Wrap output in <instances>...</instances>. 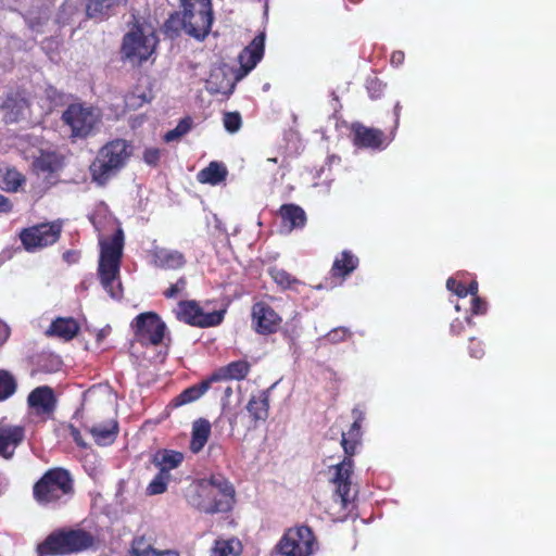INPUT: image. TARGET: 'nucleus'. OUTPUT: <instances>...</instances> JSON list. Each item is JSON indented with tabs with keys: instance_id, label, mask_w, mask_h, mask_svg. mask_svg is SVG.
Masks as SVG:
<instances>
[{
	"instance_id": "nucleus-1",
	"label": "nucleus",
	"mask_w": 556,
	"mask_h": 556,
	"mask_svg": "<svg viewBox=\"0 0 556 556\" xmlns=\"http://www.w3.org/2000/svg\"><path fill=\"white\" fill-rule=\"evenodd\" d=\"M233 497L232 484L219 473L195 481L187 494L189 504L206 514L229 511Z\"/></svg>"
},
{
	"instance_id": "nucleus-2",
	"label": "nucleus",
	"mask_w": 556,
	"mask_h": 556,
	"mask_svg": "<svg viewBox=\"0 0 556 556\" xmlns=\"http://www.w3.org/2000/svg\"><path fill=\"white\" fill-rule=\"evenodd\" d=\"M124 233L118 229L112 238L100 240L98 274L104 290L113 299H119L123 290L119 282V267L123 255Z\"/></svg>"
},
{
	"instance_id": "nucleus-3",
	"label": "nucleus",
	"mask_w": 556,
	"mask_h": 556,
	"mask_svg": "<svg viewBox=\"0 0 556 556\" xmlns=\"http://www.w3.org/2000/svg\"><path fill=\"white\" fill-rule=\"evenodd\" d=\"M132 154V146L125 139H114L104 144L90 165L92 180L104 186L127 164Z\"/></svg>"
},
{
	"instance_id": "nucleus-4",
	"label": "nucleus",
	"mask_w": 556,
	"mask_h": 556,
	"mask_svg": "<svg viewBox=\"0 0 556 556\" xmlns=\"http://www.w3.org/2000/svg\"><path fill=\"white\" fill-rule=\"evenodd\" d=\"M73 494V481L67 470H48L34 485V497L40 505L66 503Z\"/></svg>"
},
{
	"instance_id": "nucleus-5",
	"label": "nucleus",
	"mask_w": 556,
	"mask_h": 556,
	"mask_svg": "<svg viewBox=\"0 0 556 556\" xmlns=\"http://www.w3.org/2000/svg\"><path fill=\"white\" fill-rule=\"evenodd\" d=\"M180 3L182 29L195 39H204L213 23L211 0H180Z\"/></svg>"
},
{
	"instance_id": "nucleus-6",
	"label": "nucleus",
	"mask_w": 556,
	"mask_h": 556,
	"mask_svg": "<svg viewBox=\"0 0 556 556\" xmlns=\"http://www.w3.org/2000/svg\"><path fill=\"white\" fill-rule=\"evenodd\" d=\"M93 544V536L81 529L60 530L51 533L39 546L41 555L70 554L84 551Z\"/></svg>"
},
{
	"instance_id": "nucleus-7",
	"label": "nucleus",
	"mask_w": 556,
	"mask_h": 556,
	"mask_svg": "<svg viewBox=\"0 0 556 556\" xmlns=\"http://www.w3.org/2000/svg\"><path fill=\"white\" fill-rule=\"evenodd\" d=\"M100 119L98 110L81 103L70 104L62 114V121L70 128V137L73 140L91 136Z\"/></svg>"
},
{
	"instance_id": "nucleus-8",
	"label": "nucleus",
	"mask_w": 556,
	"mask_h": 556,
	"mask_svg": "<svg viewBox=\"0 0 556 556\" xmlns=\"http://www.w3.org/2000/svg\"><path fill=\"white\" fill-rule=\"evenodd\" d=\"M156 37L152 31L141 28L132 29L124 36L122 45L123 58L131 63H142L154 52Z\"/></svg>"
},
{
	"instance_id": "nucleus-9",
	"label": "nucleus",
	"mask_w": 556,
	"mask_h": 556,
	"mask_svg": "<svg viewBox=\"0 0 556 556\" xmlns=\"http://www.w3.org/2000/svg\"><path fill=\"white\" fill-rule=\"evenodd\" d=\"M277 548L286 556H311L316 548L315 536L305 526L290 529L281 538Z\"/></svg>"
},
{
	"instance_id": "nucleus-10",
	"label": "nucleus",
	"mask_w": 556,
	"mask_h": 556,
	"mask_svg": "<svg viewBox=\"0 0 556 556\" xmlns=\"http://www.w3.org/2000/svg\"><path fill=\"white\" fill-rule=\"evenodd\" d=\"M62 226L60 223H47L24 229L21 232V240L29 252L53 244L60 237Z\"/></svg>"
},
{
	"instance_id": "nucleus-11",
	"label": "nucleus",
	"mask_w": 556,
	"mask_h": 556,
	"mask_svg": "<svg viewBox=\"0 0 556 556\" xmlns=\"http://www.w3.org/2000/svg\"><path fill=\"white\" fill-rule=\"evenodd\" d=\"M176 317L192 326L213 327L223 321L224 312L204 313L195 301H181L175 309Z\"/></svg>"
},
{
	"instance_id": "nucleus-12",
	"label": "nucleus",
	"mask_w": 556,
	"mask_h": 556,
	"mask_svg": "<svg viewBox=\"0 0 556 556\" xmlns=\"http://www.w3.org/2000/svg\"><path fill=\"white\" fill-rule=\"evenodd\" d=\"M136 329V336L142 343L157 345L165 336V323L152 312L138 315L132 324Z\"/></svg>"
},
{
	"instance_id": "nucleus-13",
	"label": "nucleus",
	"mask_w": 556,
	"mask_h": 556,
	"mask_svg": "<svg viewBox=\"0 0 556 556\" xmlns=\"http://www.w3.org/2000/svg\"><path fill=\"white\" fill-rule=\"evenodd\" d=\"M352 456L346 455L341 463L333 466L334 471L331 482L336 485V494L340 497L345 507L352 501L351 496V476L353 473Z\"/></svg>"
},
{
	"instance_id": "nucleus-14",
	"label": "nucleus",
	"mask_w": 556,
	"mask_h": 556,
	"mask_svg": "<svg viewBox=\"0 0 556 556\" xmlns=\"http://www.w3.org/2000/svg\"><path fill=\"white\" fill-rule=\"evenodd\" d=\"M264 34L257 35L251 43L240 52L238 56L240 70L236 74V80H240L247 76L262 60L264 55Z\"/></svg>"
},
{
	"instance_id": "nucleus-15",
	"label": "nucleus",
	"mask_w": 556,
	"mask_h": 556,
	"mask_svg": "<svg viewBox=\"0 0 556 556\" xmlns=\"http://www.w3.org/2000/svg\"><path fill=\"white\" fill-rule=\"evenodd\" d=\"M238 80L232 77V73L226 66H216L211 70L210 76L205 81V89L211 94L230 96Z\"/></svg>"
},
{
	"instance_id": "nucleus-16",
	"label": "nucleus",
	"mask_w": 556,
	"mask_h": 556,
	"mask_svg": "<svg viewBox=\"0 0 556 556\" xmlns=\"http://www.w3.org/2000/svg\"><path fill=\"white\" fill-rule=\"evenodd\" d=\"M253 323L255 330L262 334L276 332L281 318L278 314L266 303L260 302L253 305L252 308Z\"/></svg>"
},
{
	"instance_id": "nucleus-17",
	"label": "nucleus",
	"mask_w": 556,
	"mask_h": 556,
	"mask_svg": "<svg viewBox=\"0 0 556 556\" xmlns=\"http://www.w3.org/2000/svg\"><path fill=\"white\" fill-rule=\"evenodd\" d=\"M0 109L4 112L7 123H15L25 116L28 103L18 91H9L0 96Z\"/></svg>"
},
{
	"instance_id": "nucleus-18",
	"label": "nucleus",
	"mask_w": 556,
	"mask_h": 556,
	"mask_svg": "<svg viewBox=\"0 0 556 556\" xmlns=\"http://www.w3.org/2000/svg\"><path fill=\"white\" fill-rule=\"evenodd\" d=\"M27 403L37 415H50L55 409L56 399L52 388L41 386L29 393Z\"/></svg>"
},
{
	"instance_id": "nucleus-19",
	"label": "nucleus",
	"mask_w": 556,
	"mask_h": 556,
	"mask_svg": "<svg viewBox=\"0 0 556 556\" xmlns=\"http://www.w3.org/2000/svg\"><path fill=\"white\" fill-rule=\"evenodd\" d=\"M127 0H88L86 13L89 18L104 21L126 7Z\"/></svg>"
},
{
	"instance_id": "nucleus-20",
	"label": "nucleus",
	"mask_w": 556,
	"mask_h": 556,
	"mask_svg": "<svg viewBox=\"0 0 556 556\" xmlns=\"http://www.w3.org/2000/svg\"><path fill=\"white\" fill-rule=\"evenodd\" d=\"M354 143L362 148L383 149L388 143H384V134L377 128L366 127L362 124H353Z\"/></svg>"
},
{
	"instance_id": "nucleus-21",
	"label": "nucleus",
	"mask_w": 556,
	"mask_h": 556,
	"mask_svg": "<svg viewBox=\"0 0 556 556\" xmlns=\"http://www.w3.org/2000/svg\"><path fill=\"white\" fill-rule=\"evenodd\" d=\"M24 439V428L20 426L0 427V456L11 458Z\"/></svg>"
},
{
	"instance_id": "nucleus-22",
	"label": "nucleus",
	"mask_w": 556,
	"mask_h": 556,
	"mask_svg": "<svg viewBox=\"0 0 556 556\" xmlns=\"http://www.w3.org/2000/svg\"><path fill=\"white\" fill-rule=\"evenodd\" d=\"M352 415L354 417V421L348 432L349 438H346V433L343 432L341 439V445L344 453L349 456H353L356 452L357 444L362 437V422L365 419V413L356 407L352 410Z\"/></svg>"
},
{
	"instance_id": "nucleus-23",
	"label": "nucleus",
	"mask_w": 556,
	"mask_h": 556,
	"mask_svg": "<svg viewBox=\"0 0 556 556\" xmlns=\"http://www.w3.org/2000/svg\"><path fill=\"white\" fill-rule=\"evenodd\" d=\"M152 260L155 266L164 269H177L186 263L182 253L165 248H154L152 250Z\"/></svg>"
},
{
	"instance_id": "nucleus-24",
	"label": "nucleus",
	"mask_w": 556,
	"mask_h": 556,
	"mask_svg": "<svg viewBox=\"0 0 556 556\" xmlns=\"http://www.w3.org/2000/svg\"><path fill=\"white\" fill-rule=\"evenodd\" d=\"M247 410L255 422L265 421L269 412L268 391H258L252 394L247 404Z\"/></svg>"
},
{
	"instance_id": "nucleus-25",
	"label": "nucleus",
	"mask_w": 556,
	"mask_h": 556,
	"mask_svg": "<svg viewBox=\"0 0 556 556\" xmlns=\"http://www.w3.org/2000/svg\"><path fill=\"white\" fill-rule=\"evenodd\" d=\"M211 422L205 418H199L192 422L190 450L198 454L203 450L211 435Z\"/></svg>"
},
{
	"instance_id": "nucleus-26",
	"label": "nucleus",
	"mask_w": 556,
	"mask_h": 556,
	"mask_svg": "<svg viewBox=\"0 0 556 556\" xmlns=\"http://www.w3.org/2000/svg\"><path fill=\"white\" fill-rule=\"evenodd\" d=\"M280 216L288 232L296 228H303L306 224L304 210L295 204H283L280 207Z\"/></svg>"
},
{
	"instance_id": "nucleus-27",
	"label": "nucleus",
	"mask_w": 556,
	"mask_h": 556,
	"mask_svg": "<svg viewBox=\"0 0 556 556\" xmlns=\"http://www.w3.org/2000/svg\"><path fill=\"white\" fill-rule=\"evenodd\" d=\"M94 442L100 446L111 445L118 433V425L115 420L94 425L89 429Z\"/></svg>"
},
{
	"instance_id": "nucleus-28",
	"label": "nucleus",
	"mask_w": 556,
	"mask_h": 556,
	"mask_svg": "<svg viewBox=\"0 0 556 556\" xmlns=\"http://www.w3.org/2000/svg\"><path fill=\"white\" fill-rule=\"evenodd\" d=\"M79 326L74 318L59 317L52 321L47 333L50 336H56L65 341H70L77 334Z\"/></svg>"
},
{
	"instance_id": "nucleus-29",
	"label": "nucleus",
	"mask_w": 556,
	"mask_h": 556,
	"mask_svg": "<svg viewBox=\"0 0 556 556\" xmlns=\"http://www.w3.org/2000/svg\"><path fill=\"white\" fill-rule=\"evenodd\" d=\"M250 371V364L245 361H236L227 366L219 368L212 377L211 380L217 381L222 379H244Z\"/></svg>"
},
{
	"instance_id": "nucleus-30",
	"label": "nucleus",
	"mask_w": 556,
	"mask_h": 556,
	"mask_svg": "<svg viewBox=\"0 0 556 556\" xmlns=\"http://www.w3.org/2000/svg\"><path fill=\"white\" fill-rule=\"evenodd\" d=\"M227 167L219 162H211L205 168L198 173V180L202 184L216 186L227 177Z\"/></svg>"
},
{
	"instance_id": "nucleus-31",
	"label": "nucleus",
	"mask_w": 556,
	"mask_h": 556,
	"mask_svg": "<svg viewBox=\"0 0 556 556\" xmlns=\"http://www.w3.org/2000/svg\"><path fill=\"white\" fill-rule=\"evenodd\" d=\"M182 460V453L173 450H161L153 456V464L165 473H169L172 469L177 468Z\"/></svg>"
},
{
	"instance_id": "nucleus-32",
	"label": "nucleus",
	"mask_w": 556,
	"mask_h": 556,
	"mask_svg": "<svg viewBox=\"0 0 556 556\" xmlns=\"http://www.w3.org/2000/svg\"><path fill=\"white\" fill-rule=\"evenodd\" d=\"M128 556H179L174 551H157L143 536L135 538Z\"/></svg>"
},
{
	"instance_id": "nucleus-33",
	"label": "nucleus",
	"mask_w": 556,
	"mask_h": 556,
	"mask_svg": "<svg viewBox=\"0 0 556 556\" xmlns=\"http://www.w3.org/2000/svg\"><path fill=\"white\" fill-rule=\"evenodd\" d=\"M34 166L41 173H54L61 168L62 159L54 151H40V154L34 161Z\"/></svg>"
},
{
	"instance_id": "nucleus-34",
	"label": "nucleus",
	"mask_w": 556,
	"mask_h": 556,
	"mask_svg": "<svg viewBox=\"0 0 556 556\" xmlns=\"http://www.w3.org/2000/svg\"><path fill=\"white\" fill-rule=\"evenodd\" d=\"M212 381L213 380L210 378L208 380H203L202 382L193 384L184 390L178 396L174 399L175 406H181L199 400L210 389Z\"/></svg>"
},
{
	"instance_id": "nucleus-35",
	"label": "nucleus",
	"mask_w": 556,
	"mask_h": 556,
	"mask_svg": "<svg viewBox=\"0 0 556 556\" xmlns=\"http://www.w3.org/2000/svg\"><path fill=\"white\" fill-rule=\"evenodd\" d=\"M25 182V177L13 167L0 168V188L15 192Z\"/></svg>"
},
{
	"instance_id": "nucleus-36",
	"label": "nucleus",
	"mask_w": 556,
	"mask_h": 556,
	"mask_svg": "<svg viewBox=\"0 0 556 556\" xmlns=\"http://www.w3.org/2000/svg\"><path fill=\"white\" fill-rule=\"evenodd\" d=\"M358 265V258L349 251H343L340 257H337L332 265L333 276L345 277L350 275Z\"/></svg>"
},
{
	"instance_id": "nucleus-37",
	"label": "nucleus",
	"mask_w": 556,
	"mask_h": 556,
	"mask_svg": "<svg viewBox=\"0 0 556 556\" xmlns=\"http://www.w3.org/2000/svg\"><path fill=\"white\" fill-rule=\"evenodd\" d=\"M241 551L242 545L238 539L216 540L211 556H237Z\"/></svg>"
},
{
	"instance_id": "nucleus-38",
	"label": "nucleus",
	"mask_w": 556,
	"mask_h": 556,
	"mask_svg": "<svg viewBox=\"0 0 556 556\" xmlns=\"http://www.w3.org/2000/svg\"><path fill=\"white\" fill-rule=\"evenodd\" d=\"M17 389L14 376L4 369H0V402L11 397Z\"/></svg>"
},
{
	"instance_id": "nucleus-39",
	"label": "nucleus",
	"mask_w": 556,
	"mask_h": 556,
	"mask_svg": "<svg viewBox=\"0 0 556 556\" xmlns=\"http://www.w3.org/2000/svg\"><path fill=\"white\" fill-rule=\"evenodd\" d=\"M269 275L274 281L283 289L292 288L293 285L299 283V280L295 277L291 276L282 268L271 267L269 268Z\"/></svg>"
},
{
	"instance_id": "nucleus-40",
	"label": "nucleus",
	"mask_w": 556,
	"mask_h": 556,
	"mask_svg": "<svg viewBox=\"0 0 556 556\" xmlns=\"http://www.w3.org/2000/svg\"><path fill=\"white\" fill-rule=\"evenodd\" d=\"M169 479L170 473H165V471L160 470L147 486V493L149 495H157L164 493L166 491Z\"/></svg>"
},
{
	"instance_id": "nucleus-41",
	"label": "nucleus",
	"mask_w": 556,
	"mask_h": 556,
	"mask_svg": "<svg viewBox=\"0 0 556 556\" xmlns=\"http://www.w3.org/2000/svg\"><path fill=\"white\" fill-rule=\"evenodd\" d=\"M191 125H192L191 118L187 117V118L181 119L174 129H172L165 134L164 140L166 142H172V141L179 139L180 137H182L184 135L189 132V130L191 129Z\"/></svg>"
},
{
	"instance_id": "nucleus-42",
	"label": "nucleus",
	"mask_w": 556,
	"mask_h": 556,
	"mask_svg": "<svg viewBox=\"0 0 556 556\" xmlns=\"http://www.w3.org/2000/svg\"><path fill=\"white\" fill-rule=\"evenodd\" d=\"M225 129L230 132H237L242 125L241 115L238 112H228L224 114L223 118Z\"/></svg>"
},
{
	"instance_id": "nucleus-43",
	"label": "nucleus",
	"mask_w": 556,
	"mask_h": 556,
	"mask_svg": "<svg viewBox=\"0 0 556 556\" xmlns=\"http://www.w3.org/2000/svg\"><path fill=\"white\" fill-rule=\"evenodd\" d=\"M148 102L150 99L144 92H131L125 97V104L129 110H137Z\"/></svg>"
},
{
	"instance_id": "nucleus-44",
	"label": "nucleus",
	"mask_w": 556,
	"mask_h": 556,
	"mask_svg": "<svg viewBox=\"0 0 556 556\" xmlns=\"http://www.w3.org/2000/svg\"><path fill=\"white\" fill-rule=\"evenodd\" d=\"M366 89L371 99H378L383 92L384 85L377 77H368L366 80Z\"/></svg>"
},
{
	"instance_id": "nucleus-45",
	"label": "nucleus",
	"mask_w": 556,
	"mask_h": 556,
	"mask_svg": "<svg viewBox=\"0 0 556 556\" xmlns=\"http://www.w3.org/2000/svg\"><path fill=\"white\" fill-rule=\"evenodd\" d=\"M350 336L349 329L344 327L334 328L327 334V340L331 343H339L344 341Z\"/></svg>"
},
{
	"instance_id": "nucleus-46",
	"label": "nucleus",
	"mask_w": 556,
	"mask_h": 556,
	"mask_svg": "<svg viewBox=\"0 0 556 556\" xmlns=\"http://www.w3.org/2000/svg\"><path fill=\"white\" fill-rule=\"evenodd\" d=\"M187 282L184 277L179 278L176 283L172 285L165 292L166 298H175L186 289Z\"/></svg>"
},
{
	"instance_id": "nucleus-47",
	"label": "nucleus",
	"mask_w": 556,
	"mask_h": 556,
	"mask_svg": "<svg viewBox=\"0 0 556 556\" xmlns=\"http://www.w3.org/2000/svg\"><path fill=\"white\" fill-rule=\"evenodd\" d=\"M166 31H173L175 34L178 33V30L181 27V15L179 13L170 15V17L165 23Z\"/></svg>"
},
{
	"instance_id": "nucleus-48",
	"label": "nucleus",
	"mask_w": 556,
	"mask_h": 556,
	"mask_svg": "<svg viewBox=\"0 0 556 556\" xmlns=\"http://www.w3.org/2000/svg\"><path fill=\"white\" fill-rule=\"evenodd\" d=\"M469 354L473 358H481L484 354V350L482 346V343L480 341H477L475 338H471L469 341Z\"/></svg>"
},
{
	"instance_id": "nucleus-49",
	"label": "nucleus",
	"mask_w": 556,
	"mask_h": 556,
	"mask_svg": "<svg viewBox=\"0 0 556 556\" xmlns=\"http://www.w3.org/2000/svg\"><path fill=\"white\" fill-rule=\"evenodd\" d=\"M143 160L149 165H155L160 160V151L155 148H150L144 151Z\"/></svg>"
},
{
	"instance_id": "nucleus-50",
	"label": "nucleus",
	"mask_w": 556,
	"mask_h": 556,
	"mask_svg": "<svg viewBox=\"0 0 556 556\" xmlns=\"http://www.w3.org/2000/svg\"><path fill=\"white\" fill-rule=\"evenodd\" d=\"M472 313L476 315H482L486 312V302L479 296L472 299Z\"/></svg>"
},
{
	"instance_id": "nucleus-51",
	"label": "nucleus",
	"mask_w": 556,
	"mask_h": 556,
	"mask_svg": "<svg viewBox=\"0 0 556 556\" xmlns=\"http://www.w3.org/2000/svg\"><path fill=\"white\" fill-rule=\"evenodd\" d=\"M70 434H71L72 439L74 440V442H75L78 446H80V447H83V448H86V447H87V443L83 440V437H81V434H80V431H79L77 428H75V427L71 426V427H70Z\"/></svg>"
},
{
	"instance_id": "nucleus-52",
	"label": "nucleus",
	"mask_w": 556,
	"mask_h": 556,
	"mask_svg": "<svg viewBox=\"0 0 556 556\" xmlns=\"http://www.w3.org/2000/svg\"><path fill=\"white\" fill-rule=\"evenodd\" d=\"M63 260L68 264H75L79 260V253L74 250L66 251L63 254Z\"/></svg>"
},
{
	"instance_id": "nucleus-53",
	"label": "nucleus",
	"mask_w": 556,
	"mask_h": 556,
	"mask_svg": "<svg viewBox=\"0 0 556 556\" xmlns=\"http://www.w3.org/2000/svg\"><path fill=\"white\" fill-rule=\"evenodd\" d=\"M12 210L11 201L0 193V213H9Z\"/></svg>"
},
{
	"instance_id": "nucleus-54",
	"label": "nucleus",
	"mask_w": 556,
	"mask_h": 556,
	"mask_svg": "<svg viewBox=\"0 0 556 556\" xmlns=\"http://www.w3.org/2000/svg\"><path fill=\"white\" fill-rule=\"evenodd\" d=\"M10 336V328L7 324L0 320V346L8 340Z\"/></svg>"
},
{
	"instance_id": "nucleus-55",
	"label": "nucleus",
	"mask_w": 556,
	"mask_h": 556,
	"mask_svg": "<svg viewBox=\"0 0 556 556\" xmlns=\"http://www.w3.org/2000/svg\"><path fill=\"white\" fill-rule=\"evenodd\" d=\"M404 62V52L394 51L391 54V63L395 66H400Z\"/></svg>"
},
{
	"instance_id": "nucleus-56",
	"label": "nucleus",
	"mask_w": 556,
	"mask_h": 556,
	"mask_svg": "<svg viewBox=\"0 0 556 556\" xmlns=\"http://www.w3.org/2000/svg\"><path fill=\"white\" fill-rule=\"evenodd\" d=\"M455 294H457L459 298H465L468 295L467 288L462 282H458L455 289Z\"/></svg>"
},
{
	"instance_id": "nucleus-57",
	"label": "nucleus",
	"mask_w": 556,
	"mask_h": 556,
	"mask_svg": "<svg viewBox=\"0 0 556 556\" xmlns=\"http://www.w3.org/2000/svg\"><path fill=\"white\" fill-rule=\"evenodd\" d=\"M462 330H463V325H462V321H459L458 319L454 320L451 324V331L453 333L458 334V333H460Z\"/></svg>"
},
{
	"instance_id": "nucleus-58",
	"label": "nucleus",
	"mask_w": 556,
	"mask_h": 556,
	"mask_svg": "<svg viewBox=\"0 0 556 556\" xmlns=\"http://www.w3.org/2000/svg\"><path fill=\"white\" fill-rule=\"evenodd\" d=\"M457 285H458V281L455 278H453V277L448 278L447 281H446L447 290H450V291H452L454 293H455V289H456Z\"/></svg>"
},
{
	"instance_id": "nucleus-59",
	"label": "nucleus",
	"mask_w": 556,
	"mask_h": 556,
	"mask_svg": "<svg viewBox=\"0 0 556 556\" xmlns=\"http://www.w3.org/2000/svg\"><path fill=\"white\" fill-rule=\"evenodd\" d=\"M467 291H468V294H471L475 296H477V293H478V282L477 281H472L468 287H467Z\"/></svg>"
},
{
	"instance_id": "nucleus-60",
	"label": "nucleus",
	"mask_w": 556,
	"mask_h": 556,
	"mask_svg": "<svg viewBox=\"0 0 556 556\" xmlns=\"http://www.w3.org/2000/svg\"><path fill=\"white\" fill-rule=\"evenodd\" d=\"M400 112H401V104H400V102H397L394 106L395 126H397V124H399Z\"/></svg>"
},
{
	"instance_id": "nucleus-61",
	"label": "nucleus",
	"mask_w": 556,
	"mask_h": 556,
	"mask_svg": "<svg viewBox=\"0 0 556 556\" xmlns=\"http://www.w3.org/2000/svg\"><path fill=\"white\" fill-rule=\"evenodd\" d=\"M231 393H232V390H231V388H229V387H228V388L225 390V394H226V396H229Z\"/></svg>"
},
{
	"instance_id": "nucleus-62",
	"label": "nucleus",
	"mask_w": 556,
	"mask_h": 556,
	"mask_svg": "<svg viewBox=\"0 0 556 556\" xmlns=\"http://www.w3.org/2000/svg\"><path fill=\"white\" fill-rule=\"evenodd\" d=\"M39 25H40V23H37V24L30 23V28L37 29V27H38Z\"/></svg>"
},
{
	"instance_id": "nucleus-63",
	"label": "nucleus",
	"mask_w": 556,
	"mask_h": 556,
	"mask_svg": "<svg viewBox=\"0 0 556 556\" xmlns=\"http://www.w3.org/2000/svg\"><path fill=\"white\" fill-rule=\"evenodd\" d=\"M268 161H270V162H277V160H276V159H268Z\"/></svg>"
}]
</instances>
